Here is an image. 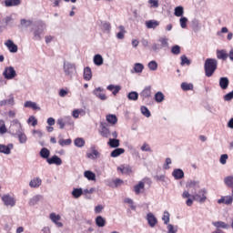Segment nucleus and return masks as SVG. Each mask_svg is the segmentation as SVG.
Here are the masks:
<instances>
[{
	"label": "nucleus",
	"instance_id": "nucleus-29",
	"mask_svg": "<svg viewBox=\"0 0 233 233\" xmlns=\"http://www.w3.org/2000/svg\"><path fill=\"white\" fill-rule=\"evenodd\" d=\"M84 79L86 81L92 79V69L89 66L84 68Z\"/></svg>",
	"mask_w": 233,
	"mask_h": 233
},
{
	"label": "nucleus",
	"instance_id": "nucleus-10",
	"mask_svg": "<svg viewBox=\"0 0 233 233\" xmlns=\"http://www.w3.org/2000/svg\"><path fill=\"white\" fill-rule=\"evenodd\" d=\"M112 137H109V140L107 142L108 147H110V148H118L120 145V140L117 139V131L112 132Z\"/></svg>",
	"mask_w": 233,
	"mask_h": 233
},
{
	"label": "nucleus",
	"instance_id": "nucleus-14",
	"mask_svg": "<svg viewBox=\"0 0 233 233\" xmlns=\"http://www.w3.org/2000/svg\"><path fill=\"white\" fill-rule=\"evenodd\" d=\"M12 148H14V144H8L7 146L5 144H0V154L9 156V154H12Z\"/></svg>",
	"mask_w": 233,
	"mask_h": 233
},
{
	"label": "nucleus",
	"instance_id": "nucleus-8",
	"mask_svg": "<svg viewBox=\"0 0 233 233\" xmlns=\"http://www.w3.org/2000/svg\"><path fill=\"white\" fill-rule=\"evenodd\" d=\"M99 134L102 137H106V139H110V137H112V132L108 127V123L106 122L100 123Z\"/></svg>",
	"mask_w": 233,
	"mask_h": 233
},
{
	"label": "nucleus",
	"instance_id": "nucleus-38",
	"mask_svg": "<svg viewBox=\"0 0 233 233\" xmlns=\"http://www.w3.org/2000/svg\"><path fill=\"white\" fill-rule=\"evenodd\" d=\"M5 5L7 7L19 6V5H21V0H5Z\"/></svg>",
	"mask_w": 233,
	"mask_h": 233
},
{
	"label": "nucleus",
	"instance_id": "nucleus-36",
	"mask_svg": "<svg viewBox=\"0 0 233 233\" xmlns=\"http://www.w3.org/2000/svg\"><path fill=\"white\" fill-rule=\"evenodd\" d=\"M218 59H222V61H227L228 54L225 50L217 51Z\"/></svg>",
	"mask_w": 233,
	"mask_h": 233
},
{
	"label": "nucleus",
	"instance_id": "nucleus-3",
	"mask_svg": "<svg viewBox=\"0 0 233 233\" xmlns=\"http://www.w3.org/2000/svg\"><path fill=\"white\" fill-rule=\"evenodd\" d=\"M45 23L38 21L35 24V27L33 29L34 41H41L43 39V33L45 32Z\"/></svg>",
	"mask_w": 233,
	"mask_h": 233
},
{
	"label": "nucleus",
	"instance_id": "nucleus-54",
	"mask_svg": "<svg viewBox=\"0 0 233 233\" xmlns=\"http://www.w3.org/2000/svg\"><path fill=\"white\" fill-rule=\"evenodd\" d=\"M171 53L174 54V56H179L181 54V46L176 45L171 48Z\"/></svg>",
	"mask_w": 233,
	"mask_h": 233
},
{
	"label": "nucleus",
	"instance_id": "nucleus-9",
	"mask_svg": "<svg viewBox=\"0 0 233 233\" xmlns=\"http://www.w3.org/2000/svg\"><path fill=\"white\" fill-rule=\"evenodd\" d=\"M3 76L5 79H7L8 81H10L17 76V73L15 72V69L14 68V66H6L5 67Z\"/></svg>",
	"mask_w": 233,
	"mask_h": 233
},
{
	"label": "nucleus",
	"instance_id": "nucleus-19",
	"mask_svg": "<svg viewBox=\"0 0 233 233\" xmlns=\"http://www.w3.org/2000/svg\"><path fill=\"white\" fill-rule=\"evenodd\" d=\"M172 176L176 180L183 179L185 177V172L181 168H176L173 170Z\"/></svg>",
	"mask_w": 233,
	"mask_h": 233
},
{
	"label": "nucleus",
	"instance_id": "nucleus-1",
	"mask_svg": "<svg viewBox=\"0 0 233 233\" xmlns=\"http://www.w3.org/2000/svg\"><path fill=\"white\" fill-rule=\"evenodd\" d=\"M22 127H21V123H19V120L15 119L13 121V124H11L10 127V132H12V134L17 136L18 135V139H19V143H21L22 145L26 143V135H25V133L21 132Z\"/></svg>",
	"mask_w": 233,
	"mask_h": 233
},
{
	"label": "nucleus",
	"instance_id": "nucleus-46",
	"mask_svg": "<svg viewBox=\"0 0 233 233\" xmlns=\"http://www.w3.org/2000/svg\"><path fill=\"white\" fill-rule=\"evenodd\" d=\"M75 147H77L78 148H83L85 147V139L82 137H77L74 141Z\"/></svg>",
	"mask_w": 233,
	"mask_h": 233
},
{
	"label": "nucleus",
	"instance_id": "nucleus-41",
	"mask_svg": "<svg viewBox=\"0 0 233 233\" xmlns=\"http://www.w3.org/2000/svg\"><path fill=\"white\" fill-rule=\"evenodd\" d=\"M96 227L103 228L105 225H106V220L101 216H98L96 218Z\"/></svg>",
	"mask_w": 233,
	"mask_h": 233
},
{
	"label": "nucleus",
	"instance_id": "nucleus-24",
	"mask_svg": "<svg viewBox=\"0 0 233 233\" xmlns=\"http://www.w3.org/2000/svg\"><path fill=\"white\" fill-rule=\"evenodd\" d=\"M93 63L96 66H101L105 63V59H103V56L97 54L94 56Z\"/></svg>",
	"mask_w": 233,
	"mask_h": 233
},
{
	"label": "nucleus",
	"instance_id": "nucleus-7",
	"mask_svg": "<svg viewBox=\"0 0 233 233\" xmlns=\"http://www.w3.org/2000/svg\"><path fill=\"white\" fill-rule=\"evenodd\" d=\"M158 43H154L151 46V49L153 52H159L160 50H163V48H168V38L167 37H160L158 39Z\"/></svg>",
	"mask_w": 233,
	"mask_h": 233
},
{
	"label": "nucleus",
	"instance_id": "nucleus-18",
	"mask_svg": "<svg viewBox=\"0 0 233 233\" xmlns=\"http://www.w3.org/2000/svg\"><path fill=\"white\" fill-rule=\"evenodd\" d=\"M47 163L48 165H56V166H61L63 165V160H61V158L59 157H57L56 155L47 158Z\"/></svg>",
	"mask_w": 233,
	"mask_h": 233
},
{
	"label": "nucleus",
	"instance_id": "nucleus-25",
	"mask_svg": "<svg viewBox=\"0 0 233 233\" xmlns=\"http://www.w3.org/2000/svg\"><path fill=\"white\" fill-rule=\"evenodd\" d=\"M50 219H51V221H53V223H55V225L60 227V228L63 227V223L59 222V219H61V216L56 215V213H51Z\"/></svg>",
	"mask_w": 233,
	"mask_h": 233
},
{
	"label": "nucleus",
	"instance_id": "nucleus-47",
	"mask_svg": "<svg viewBox=\"0 0 233 233\" xmlns=\"http://www.w3.org/2000/svg\"><path fill=\"white\" fill-rule=\"evenodd\" d=\"M181 66H185V65H187V66H190V65L192 64V62L190 61V59H188V57H187V56L183 55L181 57Z\"/></svg>",
	"mask_w": 233,
	"mask_h": 233
},
{
	"label": "nucleus",
	"instance_id": "nucleus-63",
	"mask_svg": "<svg viewBox=\"0 0 233 233\" xmlns=\"http://www.w3.org/2000/svg\"><path fill=\"white\" fill-rule=\"evenodd\" d=\"M225 205H232L233 198L232 196H226L224 197Z\"/></svg>",
	"mask_w": 233,
	"mask_h": 233
},
{
	"label": "nucleus",
	"instance_id": "nucleus-45",
	"mask_svg": "<svg viewBox=\"0 0 233 233\" xmlns=\"http://www.w3.org/2000/svg\"><path fill=\"white\" fill-rule=\"evenodd\" d=\"M181 88H182V90H184V92H188V90H194V85L188 84L187 82H183L181 84Z\"/></svg>",
	"mask_w": 233,
	"mask_h": 233
},
{
	"label": "nucleus",
	"instance_id": "nucleus-51",
	"mask_svg": "<svg viewBox=\"0 0 233 233\" xmlns=\"http://www.w3.org/2000/svg\"><path fill=\"white\" fill-rule=\"evenodd\" d=\"M106 121H108L111 125H116V123H117V116H116V115H107Z\"/></svg>",
	"mask_w": 233,
	"mask_h": 233
},
{
	"label": "nucleus",
	"instance_id": "nucleus-6",
	"mask_svg": "<svg viewBox=\"0 0 233 233\" xmlns=\"http://www.w3.org/2000/svg\"><path fill=\"white\" fill-rule=\"evenodd\" d=\"M191 194L192 199L198 201V203H205L207 201V196L205 195L207 194V190L205 189H199L198 192L192 190Z\"/></svg>",
	"mask_w": 233,
	"mask_h": 233
},
{
	"label": "nucleus",
	"instance_id": "nucleus-50",
	"mask_svg": "<svg viewBox=\"0 0 233 233\" xmlns=\"http://www.w3.org/2000/svg\"><path fill=\"white\" fill-rule=\"evenodd\" d=\"M147 67L149 68V70H151L152 72H156V70H157V62H156V60H152L147 64Z\"/></svg>",
	"mask_w": 233,
	"mask_h": 233
},
{
	"label": "nucleus",
	"instance_id": "nucleus-28",
	"mask_svg": "<svg viewBox=\"0 0 233 233\" xmlns=\"http://www.w3.org/2000/svg\"><path fill=\"white\" fill-rule=\"evenodd\" d=\"M212 226L216 227V228H226V229L230 228V226L223 221L212 222Z\"/></svg>",
	"mask_w": 233,
	"mask_h": 233
},
{
	"label": "nucleus",
	"instance_id": "nucleus-32",
	"mask_svg": "<svg viewBox=\"0 0 233 233\" xmlns=\"http://www.w3.org/2000/svg\"><path fill=\"white\" fill-rule=\"evenodd\" d=\"M40 157L43 159H46V161H48V159L50 158V150H48V148H46V147H43L40 150Z\"/></svg>",
	"mask_w": 233,
	"mask_h": 233
},
{
	"label": "nucleus",
	"instance_id": "nucleus-64",
	"mask_svg": "<svg viewBox=\"0 0 233 233\" xmlns=\"http://www.w3.org/2000/svg\"><path fill=\"white\" fill-rule=\"evenodd\" d=\"M27 123H32V127L37 126V120L35 116H30L27 120Z\"/></svg>",
	"mask_w": 233,
	"mask_h": 233
},
{
	"label": "nucleus",
	"instance_id": "nucleus-16",
	"mask_svg": "<svg viewBox=\"0 0 233 233\" xmlns=\"http://www.w3.org/2000/svg\"><path fill=\"white\" fill-rule=\"evenodd\" d=\"M147 221L149 225V227H151V228H154V227H156V225H157V218H156V216H154V213H147Z\"/></svg>",
	"mask_w": 233,
	"mask_h": 233
},
{
	"label": "nucleus",
	"instance_id": "nucleus-30",
	"mask_svg": "<svg viewBox=\"0 0 233 233\" xmlns=\"http://www.w3.org/2000/svg\"><path fill=\"white\" fill-rule=\"evenodd\" d=\"M121 154H125V148L116 147V149H114L110 153V156H111V157H119V156H121Z\"/></svg>",
	"mask_w": 233,
	"mask_h": 233
},
{
	"label": "nucleus",
	"instance_id": "nucleus-49",
	"mask_svg": "<svg viewBox=\"0 0 233 233\" xmlns=\"http://www.w3.org/2000/svg\"><path fill=\"white\" fill-rule=\"evenodd\" d=\"M58 144L60 145V147H68V146L72 145V139H70V138H67V139L61 138L58 141Z\"/></svg>",
	"mask_w": 233,
	"mask_h": 233
},
{
	"label": "nucleus",
	"instance_id": "nucleus-39",
	"mask_svg": "<svg viewBox=\"0 0 233 233\" xmlns=\"http://www.w3.org/2000/svg\"><path fill=\"white\" fill-rule=\"evenodd\" d=\"M119 32L116 34V39H125V35L127 34V30L123 25L118 26Z\"/></svg>",
	"mask_w": 233,
	"mask_h": 233
},
{
	"label": "nucleus",
	"instance_id": "nucleus-13",
	"mask_svg": "<svg viewBox=\"0 0 233 233\" xmlns=\"http://www.w3.org/2000/svg\"><path fill=\"white\" fill-rule=\"evenodd\" d=\"M103 92H105L103 87H96L93 90V94L96 96V97L101 99V101H106V95H105Z\"/></svg>",
	"mask_w": 233,
	"mask_h": 233
},
{
	"label": "nucleus",
	"instance_id": "nucleus-4",
	"mask_svg": "<svg viewBox=\"0 0 233 233\" xmlns=\"http://www.w3.org/2000/svg\"><path fill=\"white\" fill-rule=\"evenodd\" d=\"M139 97L143 101V103H146V105H150V101H152V86H146L139 93Z\"/></svg>",
	"mask_w": 233,
	"mask_h": 233
},
{
	"label": "nucleus",
	"instance_id": "nucleus-5",
	"mask_svg": "<svg viewBox=\"0 0 233 233\" xmlns=\"http://www.w3.org/2000/svg\"><path fill=\"white\" fill-rule=\"evenodd\" d=\"M63 70H64L65 76L72 79V77L74 76V74H76V64H72L68 61H64Z\"/></svg>",
	"mask_w": 233,
	"mask_h": 233
},
{
	"label": "nucleus",
	"instance_id": "nucleus-2",
	"mask_svg": "<svg viewBox=\"0 0 233 233\" xmlns=\"http://www.w3.org/2000/svg\"><path fill=\"white\" fill-rule=\"evenodd\" d=\"M206 77H212L214 72L218 70V61L216 58H207L204 64Z\"/></svg>",
	"mask_w": 233,
	"mask_h": 233
},
{
	"label": "nucleus",
	"instance_id": "nucleus-12",
	"mask_svg": "<svg viewBox=\"0 0 233 233\" xmlns=\"http://www.w3.org/2000/svg\"><path fill=\"white\" fill-rule=\"evenodd\" d=\"M43 199H45L43 195H35L29 199L28 205L29 207H35V205H39L40 201H43Z\"/></svg>",
	"mask_w": 233,
	"mask_h": 233
},
{
	"label": "nucleus",
	"instance_id": "nucleus-20",
	"mask_svg": "<svg viewBox=\"0 0 233 233\" xmlns=\"http://www.w3.org/2000/svg\"><path fill=\"white\" fill-rule=\"evenodd\" d=\"M228 85H230L228 77L222 76L219 78V86L222 90H227L228 88Z\"/></svg>",
	"mask_w": 233,
	"mask_h": 233
},
{
	"label": "nucleus",
	"instance_id": "nucleus-48",
	"mask_svg": "<svg viewBox=\"0 0 233 233\" xmlns=\"http://www.w3.org/2000/svg\"><path fill=\"white\" fill-rule=\"evenodd\" d=\"M86 112L83 109H74L72 112V116L73 117H75V119H77L79 117V116H85Z\"/></svg>",
	"mask_w": 233,
	"mask_h": 233
},
{
	"label": "nucleus",
	"instance_id": "nucleus-40",
	"mask_svg": "<svg viewBox=\"0 0 233 233\" xmlns=\"http://www.w3.org/2000/svg\"><path fill=\"white\" fill-rule=\"evenodd\" d=\"M155 101L157 103H163L165 101V95L163 92L158 91L155 94Z\"/></svg>",
	"mask_w": 233,
	"mask_h": 233
},
{
	"label": "nucleus",
	"instance_id": "nucleus-11",
	"mask_svg": "<svg viewBox=\"0 0 233 233\" xmlns=\"http://www.w3.org/2000/svg\"><path fill=\"white\" fill-rule=\"evenodd\" d=\"M2 201L5 207H15V198L10 195H4L2 197Z\"/></svg>",
	"mask_w": 233,
	"mask_h": 233
},
{
	"label": "nucleus",
	"instance_id": "nucleus-59",
	"mask_svg": "<svg viewBox=\"0 0 233 233\" xmlns=\"http://www.w3.org/2000/svg\"><path fill=\"white\" fill-rule=\"evenodd\" d=\"M62 119L64 120V123L66 125H69V126L74 125V120L72 119V116H64Z\"/></svg>",
	"mask_w": 233,
	"mask_h": 233
},
{
	"label": "nucleus",
	"instance_id": "nucleus-15",
	"mask_svg": "<svg viewBox=\"0 0 233 233\" xmlns=\"http://www.w3.org/2000/svg\"><path fill=\"white\" fill-rule=\"evenodd\" d=\"M186 187L188 190H193V192H197L198 188H199V181L189 180L187 182Z\"/></svg>",
	"mask_w": 233,
	"mask_h": 233
},
{
	"label": "nucleus",
	"instance_id": "nucleus-58",
	"mask_svg": "<svg viewBox=\"0 0 233 233\" xmlns=\"http://www.w3.org/2000/svg\"><path fill=\"white\" fill-rule=\"evenodd\" d=\"M179 22H180L181 28H187V23H188V18L182 16L179 19Z\"/></svg>",
	"mask_w": 233,
	"mask_h": 233
},
{
	"label": "nucleus",
	"instance_id": "nucleus-34",
	"mask_svg": "<svg viewBox=\"0 0 233 233\" xmlns=\"http://www.w3.org/2000/svg\"><path fill=\"white\" fill-rule=\"evenodd\" d=\"M127 99L129 101H137L139 99V93L137 91H131L127 94Z\"/></svg>",
	"mask_w": 233,
	"mask_h": 233
},
{
	"label": "nucleus",
	"instance_id": "nucleus-37",
	"mask_svg": "<svg viewBox=\"0 0 233 233\" xmlns=\"http://www.w3.org/2000/svg\"><path fill=\"white\" fill-rule=\"evenodd\" d=\"M147 28H157L159 26V22L157 20H148L146 22Z\"/></svg>",
	"mask_w": 233,
	"mask_h": 233
},
{
	"label": "nucleus",
	"instance_id": "nucleus-55",
	"mask_svg": "<svg viewBox=\"0 0 233 233\" xmlns=\"http://www.w3.org/2000/svg\"><path fill=\"white\" fill-rule=\"evenodd\" d=\"M167 233H177V226L174 227L172 224H167Z\"/></svg>",
	"mask_w": 233,
	"mask_h": 233
},
{
	"label": "nucleus",
	"instance_id": "nucleus-17",
	"mask_svg": "<svg viewBox=\"0 0 233 233\" xmlns=\"http://www.w3.org/2000/svg\"><path fill=\"white\" fill-rule=\"evenodd\" d=\"M100 26L104 34H110L112 32V25L108 21H101Z\"/></svg>",
	"mask_w": 233,
	"mask_h": 233
},
{
	"label": "nucleus",
	"instance_id": "nucleus-62",
	"mask_svg": "<svg viewBox=\"0 0 233 233\" xmlns=\"http://www.w3.org/2000/svg\"><path fill=\"white\" fill-rule=\"evenodd\" d=\"M154 179H156V181L165 182V179H167V177L165 175H157V176H154Z\"/></svg>",
	"mask_w": 233,
	"mask_h": 233
},
{
	"label": "nucleus",
	"instance_id": "nucleus-27",
	"mask_svg": "<svg viewBox=\"0 0 233 233\" xmlns=\"http://www.w3.org/2000/svg\"><path fill=\"white\" fill-rule=\"evenodd\" d=\"M134 190H135V194L138 196V194L142 193L143 190H145V182L143 181L138 182V184L134 186Z\"/></svg>",
	"mask_w": 233,
	"mask_h": 233
},
{
	"label": "nucleus",
	"instance_id": "nucleus-21",
	"mask_svg": "<svg viewBox=\"0 0 233 233\" xmlns=\"http://www.w3.org/2000/svg\"><path fill=\"white\" fill-rule=\"evenodd\" d=\"M5 46H7L9 52H11V54H15L17 52V45H15L14 43V41L12 40H7L5 43Z\"/></svg>",
	"mask_w": 233,
	"mask_h": 233
},
{
	"label": "nucleus",
	"instance_id": "nucleus-53",
	"mask_svg": "<svg viewBox=\"0 0 233 233\" xmlns=\"http://www.w3.org/2000/svg\"><path fill=\"white\" fill-rule=\"evenodd\" d=\"M162 221H164V225H168V223H170V213H168V211L164 212Z\"/></svg>",
	"mask_w": 233,
	"mask_h": 233
},
{
	"label": "nucleus",
	"instance_id": "nucleus-26",
	"mask_svg": "<svg viewBox=\"0 0 233 233\" xmlns=\"http://www.w3.org/2000/svg\"><path fill=\"white\" fill-rule=\"evenodd\" d=\"M117 170H119L122 174H132V167L129 165H121L117 167Z\"/></svg>",
	"mask_w": 233,
	"mask_h": 233
},
{
	"label": "nucleus",
	"instance_id": "nucleus-23",
	"mask_svg": "<svg viewBox=\"0 0 233 233\" xmlns=\"http://www.w3.org/2000/svg\"><path fill=\"white\" fill-rule=\"evenodd\" d=\"M145 70V66L141 63H136L134 65L133 70H131V74H141Z\"/></svg>",
	"mask_w": 233,
	"mask_h": 233
},
{
	"label": "nucleus",
	"instance_id": "nucleus-31",
	"mask_svg": "<svg viewBox=\"0 0 233 233\" xmlns=\"http://www.w3.org/2000/svg\"><path fill=\"white\" fill-rule=\"evenodd\" d=\"M73 198H75V199H79V197L80 196H83L84 194V191H83V188L79 187H76L73 189V191L71 192Z\"/></svg>",
	"mask_w": 233,
	"mask_h": 233
},
{
	"label": "nucleus",
	"instance_id": "nucleus-43",
	"mask_svg": "<svg viewBox=\"0 0 233 233\" xmlns=\"http://www.w3.org/2000/svg\"><path fill=\"white\" fill-rule=\"evenodd\" d=\"M6 105H9L10 106H14V96H11L8 99L0 101V106H6Z\"/></svg>",
	"mask_w": 233,
	"mask_h": 233
},
{
	"label": "nucleus",
	"instance_id": "nucleus-52",
	"mask_svg": "<svg viewBox=\"0 0 233 233\" xmlns=\"http://www.w3.org/2000/svg\"><path fill=\"white\" fill-rule=\"evenodd\" d=\"M141 110V114H143L145 116V117H150V116H152V114L150 113V110H148V107L142 106L140 107Z\"/></svg>",
	"mask_w": 233,
	"mask_h": 233
},
{
	"label": "nucleus",
	"instance_id": "nucleus-35",
	"mask_svg": "<svg viewBox=\"0 0 233 233\" xmlns=\"http://www.w3.org/2000/svg\"><path fill=\"white\" fill-rule=\"evenodd\" d=\"M84 177H86L88 181H96V173L87 170L84 172Z\"/></svg>",
	"mask_w": 233,
	"mask_h": 233
},
{
	"label": "nucleus",
	"instance_id": "nucleus-60",
	"mask_svg": "<svg viewBox=\"0 0 233 233\" xmlns=\"http://www.w3.org/2000/svg\"><path fill=\"white\" fill-rule=\"evenodd\" d=\"M227 159H228V155L223 154L220 156L219 163H221V165H227Z\"/></svg>",
	"mask_w": 233,
	"mask_h": 233
},
{
	"label": "nucleus",
	"instance_id": "nucleus-33",
	"mask_svg": "<svg viewBox=\"0 0 233 233\" xmlns=\"http://www.w3.org/2000/svg\"><path fill=\"white\" fill-rule=\"evenodd\" d=\"M25 108H33V110H41L35 102L26 101L24 105Z\"/></svg>",
	"mask_w": 233,
	"mask_h": 233
},
{
	"label": "nucleus",
	"instance_id": "nucleus-56",
	"mask_svg": "<svg viewBox=\"0 0 233 233\" xmlns=\"http://www.w3.org/2000/svg\"><path fill=\"white\" fill-rule=\"evenodd\" d=\"M193 30L194 32H199V30H201V24L199 23V21H193Z\"/></svg>",
	"mask_w": 233,
	"mask_h": 233
},
{
	"label": "nucleus",
	"instance_id": "nucleus-42",
	"mask_svg": "<svg viewBox=\"0 0 233 233\" xmlns=\"http://www.w3.org/2000/svg\"><path fill=\"white\" fill-rule=\"evenodd\" d=\"M183 14H185V9L183 8V6L178 5L175 8L174 15H176V17H183Z\"/></svg>",
	"mask_w": 233,
	"mask_h": 233
},
{
	"label": "nucleus",
	"instance_id": "nucleus-22",
	"mask_svg": "<svg viewBox=\"0 0 233 233\" xmlns=\"http://www.w3.org/2000/svg\"><path fill=\"white\" fill-rule=\"evenodd\" d=\"M43 183V180L39 177H34L29 182V187L31 188H39L40 185Z\"/></svg>",
	"mask_w": 233,
	"mask_h": 233
},
{
	"label": "nucleus",
	"instance_id": "nucleus-57",
	"mask_svg": "<svg viewBox=\"0 0 233 233\" xmlns=\"http://www.w3.org/2000/svg\"><path fill=\"white\" fill-rule=\"evenodd\" d=\"M20 25L25 28H28V26L32 25V22L30 20L21 19Z\"/></svg>",
	"mask_w": 233,
	"mask_h": 233
},
{
	"label": "nucleus",
	"instance_id": "nucleus-44",
	"mask_svg": "<svg viewBox=\"0 0 233 233\" xmlns=\"http://www.w3.org/2000/svg\"><path fill=\"white\" fill-rule=\"evenodd\" d=\"M224 183L226 187L233 189V176H228L224 178Z\"/></svg>",
	"mask_w": 233,
	"mask_h": 233
},
{
	"label": "nucleus",
	"instance_id": "nucleus-61",
	"mask_svg": "<svg viewBox=\"0 0 233 233\" xmlns=\"http://www.w3.org/2000/svg\"><path fill=\"white\" fill-rule=\"evenodd\" d=\"M224 100H226V101L233 100V90L224 96Z\"/></svg>",
	"mask_w": 233,
	"mask_h": 233
}]
</instances>
